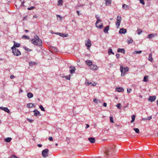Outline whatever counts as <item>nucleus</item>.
Listing matches in <instances>:
<instances>
[{"instance_id":"obj_1","label":"nucleus","mask_w":158,"mask_h":158,"mask_svg":"<svg viewBox=\"0 0 158 158\" xmlns=\"http://www.w3.org/2000/svg\"><path fill=\"white\" fill-rule=\"evenodd\" d=\"M115 150V146L111 145L104 148L103 149L104 157L109 158L113 153Z\"/></svg>"},{"instance_id":"obj_2","label":"nucleus","mask_w":158,"mask_h":158,"mask_svg":"<svg viewBox=\"0 0 158 158\" xmlns=\"http://www.w3.org/2000/svg\"><path fill=\"white\" fill-rule=\"evenodd\" d=\"M31 42L36 46H41L42 42L37 35H35L34 39L31 40Z\"/></svg>"},{"instance_id":"obj_3","label":"nucleus","mask_w":158,"mask_h":158,"mask_svg":"<svg viewBox=\"0 0 158 158\" xmlns=\"http://www.w3.org/2000/svg\"><path fill=\"white\" fill-rule=\"evenodd\" d=\"M129 70V68L127 67H125L124 68L123 66L121 65L120 67V70L121 73V76H123L126 72L128 71Z\"/></svg>"},{"instance_id":"obj_4","label":"nucleus","mask_w":158,"mask_h":158,"mask_svg":"<svg viewBox=\"0 0 158 158\" xmlns=\"http://www.w3.org/2000/svg\"><path fill=\"white\" fill-rule=\"evenodd\" d=\"M12 50V52L14 55L18 56L21 55V53L19 50L17 48L11 49Z\"/></svg>"},{"instance_id":"obj_5","label":"nucleus","mask_w":158,"mask_h":158,"mask_svg":"<svg viewBox=\"0 0 158 158\" xmlns=\"http://www.w3.org/2000/svg\"><path fill=\"white\" fill-rule=\"evenodd\" d=\"M85 85L86 86L91 85L95 86L97 85V83L95 82H91L87 80H86L85 82Z\"/></svg>"},{"instance_id":"obj_6","label":"nucleus","mask_w":158,"mask_h":158,"mask_svg":"<svg viewBox=\"0 0 158 158\" xmlns=\"http://www.w3.org/2000/svg\"><path fill=\"white\" fill-rule=\"evenodd\" d=\"M49 150L48 149H46L43 150L42 152V154L43 157L45 158L48 156V152Z\"/></svg>"},{"instance_id":"obj_7","label":"nucleus","mask_w":158,"mask_h":158,"mask_svg":"<svg viewBox=\"0 0 158 158\" xmlns=\"http://www.w3.org/2000/svg\"><path fill=\"white\" fill-rule=\"evenodd\" d=\"M14 43V46L12 47L11 48V49H13L14 48H15L16 47H20V44L19 43H17L15 41H14L13 42Z\"/></svg>"},{"instance_id":"obj_8","label":"nucleus","mask_w":158,"mask_h":158,"mask_svg":"<svg viewBox=\"0 0 158 158\" xmlns=\"http://www.w3.org/2000/svg\"><path fill=\"white\" fill-rule=\"evenodd\" d=\"M101 22V21H99V20H98V21H97L95 24L96 26L97 27L99 28L100 29H101L102 28L103 26V24L102 23H101V25L98 24L99 23Z\"/></svg>"},{"instance_id":"obj_9","label":"nucleus","mask_w":158,"mask_h":158,"mask_svg":"<svg viewBox=\"0 0 158 158\" xmlns=\"http://www.w3.org/2000/svg\"><path fill=\"white\" fill-rule=\"evenodd\" d=\"M0 109L4 111L5 112L7 113L8 114L10 113V110L7 107H3V106H1L0 107Z\"/></svg>"},{"instance_id":"obj_10","label":"nucleus","mask_w":158,"mask_h":158,"mask_svg":"<svg viewBox=\"0 0 158 158\" xmlns=\"http://www.w3.org/2000/svg\"><path fill=\"white\" fill-rule=\"evenodd\" d=\"M69 72L71 74H73L74 72L76 70V68L73 66H71L69 67Z\"/></svg>"},{"instance_id":"obj_11","label":"nucleus","mask_w":158,"mask_h":158,"mask_svg":"<svg viewBox=\"0 0 158 158\" xmlns=\"http://www.w3.org/2000/svg\"><path fill=\"white\" fill-rule=\"evenodd\" d=\"M156 98V96H150L149 97V98L148 99V100L149 101H150L151 102H153L155 101Z\"/></svg>"},{"instance_id":"obj_12","label":"nucleus","mask_w":158,"mask_h":158,"mask_svg":"<svg viewBox=\"0 0 158 158\" xmlns=\"http://www.w3.org/2000/svg\"><path fill=\"white\" fill-rule=\"evenodd\" d=\"M33 111L34 112V115L35 116H37L39 115H41L40 112L38 110L35 109Z\"/></svg>"},{"instance_id":"obj_13","label":"nucleus","mask_w":158,"mask_h":158,"mask_svg":"<svg viewBox=\"0 0 158 158\" xmlns=\"http://www.w3.org/2000/svg\"><path fill=\"white\" fill-rule=\"evenodd\" d=\"M91 45V41L89 39H88L87 42L85 43V46L88 48H90Z\"/></svg>"},{"instance_id":"obj_14","label":"nucleus","mask_w":158,"mask_h":158,"mask_svg":"<svg viewBox=\"0 0 158 158\" xmlns=\"http://www.w3.org/2000/svg\"><path fill=\"white\" fill-rule=\"evenodd\" d=\"M55 34H58L60 36L62 37H68L69 36V35L68 34H64L63 33H61L57 32L56 33H55Z\"/></svg>"},{"instance_id":"obj_15","label":"nucleus","mask_w":158,"mask_h":158,"mask_svg":"<svg viewBox=\"0 0 158 158\" xmlns=\"http://www.w3.org/2000/svg\"><path fill=\"white\" fill-rule=\"evenodd\" d=\"M126 32V30L123 28H121L120 29L119 31V33L121 34H125Z\"/></svg>"},{"instance_id":"obj_16","label":"nucleus","mask_w":158,"mask_h":158,"mask_svg":"<svg viewBox=\"0 0 158 158\" xmlns=\"http://www.w3.org/2000/svg\"><path fill=\"white\" fill-rule=\"evenodd\" d=\"M88 139L91 143H95V139L94 137H89L88 138Z\"/></svg>"},{"instance_id":"obj_17","label":"nucleus","mask_w":158,"mask_h":158,"mask_svg":"<svg viewBox=\"0 0 158 158\" xmlns=\"http://www.w3.org/2000/svg\"><path fill=\"white\" fill-rule=\"evenodd\" d=\"M115 90L118 92H122L124 91V89L122 87H117L116 88Z\"/></svg>"},{"instance_id":"obj_18","label":"nucleus","mask_w":158,"mask_h":158,"mask_svg":"<svg viewBox=\"0 0 158 158\" xmlns=\"http://www.w3.org/2000/svg\"><path fill=\"white\" fill-rule=\"evenodd\" d=\"M90 69H92L93 70H96L97 69V66H96V65L95 64H92V65H91V66H90Z\"/></svg>"},{"instance_id":"obj_19","label":"nucleus","mask_w":158,"mask_h":158,"mask_svg":"<svg viewBox=\"0 0 158 158\" xmlns=\"http://www.w3.org/2000/svg\"><path fill=\"white\" fill-rule=\"evenodd\" d=\"M117 52H122L123 54L125 53V49L123 48H118L117 50Z\"/></svg>"},{"instance_id":"obj_20","label":"nucleus","mask_w":158,"mask_h":158,"mask_svg":"<svg viewBox=\"0 0 158 158\" xmlns=\"http://www.w3.org/2000/svg\"><path fill=\"white\" fill-rule=\"evenodd\" d=\"M109 26H107L105 27L104 30V32L105 33H108V31L109 30Z\"/></svg>"},{"instance_id":"obj_21","label":"nucleus","mask_w":158,"mask_h":158,"mask_svg":"<svg viewBox=\"0 0 158 158\" xmlns=\"http://www.w3.org/2000/svg\"><path fill=\"white\" fill-rule=\"evenodd\" d=\"M152 53H150L149 54V57H148V60L151 62L153 61V59L152 57Z\"/></svg>"},{"instance_id":"obj_22","label":"nucleus","mask_w":158,"mask_h":158,"mask_svg":"<svg viewBox=\"0 0 158 158\" xmlns=\"http://www.w3.org/2000/svg\"><path fill=\"white\" fill-rule=\"evenodd\" d=\"M86 64L89 66H90L92 64V61L90 60H87L85 61Z\"/></svg>"},{"instance_id":"obj_23","label":"nucleus","mask_w":158,"mask_h":158,"mask_svg":"<svg viewBox=\"0 0 158 158\" xmlns=\"http://www.w3.org/2000/svg\"><path fill=\"white\" fill-rule=\"evenodd\" d=\"M33 96V94L30 92H29L27 94V97L28 98H31Z\"/></svg>"},{"instance_id":"obj_24","label":"nucleus","mask_w":158,"mask_h":158,"mask_svg":"<svg viewBox=\"0 0 158 158\" xmlns=\"http://www.w3.org/2000/svg\"><path fill=\"white\" fill-rule=\"evenodd\" d=\"M122 7L123 9L125 10H127L129 8V6L125 4H124L123 5Z\"/></svg>"},{"instance_id":"obj_25","label":"nucleus","mask_w":158,"mask_h":158,"mask_svg":"<svg viewBox=\"0 0 158 158\" xmlns=\"http://www.w3.org/2000/svg\"><path fill=\"white\" fill-rule=\"evenodd\" d=\"M12 139L10 137H7L5 138L4 139V141L7 142H10Z\"/></svg>"},{"instance_id":"obj_26","label":"nucleus","mask_w":158,"mask_h":158,"mask_svg":"<svg viewBox=\"0 0 158 158\" xmlns=\"http://www.w3.org/2000/svg\"><path fill=\"white\" fill-rule=\"evenodd\" d=\"M27 107L29 108H31L34 106V104L31 103H29L27 104Z\"/></svg>"},{"instance_id":"obj_27","label":"nucleus","mask_w":158,"mask_h":158,"mask_svg":"<svg viewBox=\"0 0 158 158\" xmlns=\"http://www.w3.org/2000/svg\"><path fill=\"white\" fill-rule=\"evenodd\" d=\"M155 36V35L153 34H151L148 35V39H152Z\"/></svg>"},{"instance_id":"obj_28","label":"nucleus","mask_w":158,"mask_h":158,"mask_svg":"<svg viewBox=\"0 0 158 158\" xmlns=\"http://www.w3.org/2000/svg\"><path fill=\"white\" fill-rule=\"evenodd\" d=\"M133 40L130 37H129L127 42L128 44L131 43L133 42Z\"/></svg>"},{"instance_id":"obj_29","label":"nucleus","mask_w":158,"mask_h":158,"mask_svg":"<svg viewBox=\"0 0 158 158\" xmlns=\"http://www.w3.org/2000/svg\"><path fill=\"white\" fill-rule=\"evenodd\" d=\"M106 1V4L107 6L110 4L111 2V0H105Z\"/></svg>"},{"instance_id":"obj_30","label":"nucleus","mask_w":158,"mask_h":158,"mask_svg":"<svg viewBox=\"0 0 158 158\" xmlns=\"http://www.w3.org/2000/svg\"><path fill=\"white\" fill-rule=\"evenodd\" d=\"M29 64L30 66H32L33 65H35L36 64V63L34 62L31 61L29 62Z\"/></svg>"},{"instance_id":"obj_31","label":"nucleus","mask_w":158,"mask_h":158,"mask_svg":"<svg viewBox=\"0 0 158 158\" xmlns=\"http://www.w3.org/2000/svg\"><path fill=\"white\" fill-rule=\"evenodd\" d=\"M148 76L147 75H145L143 79V81L144 82H148Z\"/></svg>"},{"instance_id":"obj_32","label":"nucleus","mask_w":158,"mask_h":158,"mask_svg":"<svg viewBox=\"0 0 158 158\" xmlns=\"http://www.w3.org/2000/svg\"><path fill=\"white\" fill-rule=\"evenodd\" d=\"M135 115H133L131 116L132 120L131 121V123H132L135 120Z\"/></svg>"},{"instance_id":"obj_33","label":"nucleus","mask_w":158,"mask_h":158,"mask_svg":"<svg viewBox=\"0 0 158 158\" xmlns=\"http://www.w3.org/2000/svg\"><path fill=\"white\" fill-rule=\"evenodd\" d=\"M108 53L109 55H110L111 54H112L113 55L114 54V53L113 52L112 49L111 48H110L109 49Z\"/></svg>"},{"instance_id":"obj_34","label":"nucleus","mask_w":158,"mask_h":158,"mask_svg":"<svg viewBox=\"0 0 158 158\" xmlns=\"http://www.w3.org/2000/svg\"><path fill=\"white\" fill-rule=\"evenodd\" d=\"M63 4V1L62 0H59L58 1L57 5L59 6H61Z\"/></svg>"},{"instance_id":"obj_35","label":"nucleus","mask_w":158,"mask_h":158,"mask_svg":"<svg viewBox=\"0 0 158 158\" xmlns=\"http://www.w3.org/2000/svg\"><path fill=\"white\" fill-rule=\"evenodd\" d=\"M121 20H122V18H121V16H117V21L121 22Z\"/></svg>"},{"instance_id":"obj_36","label":"nucleus","mask_w":158,"mask_h":158,"mask_svg":"<svg viewBox=\"0 0 158 158\" xmlns=\"http://www.w3.org/2000/svg\"><path fill=\"white\" fill-rule=\"evenodd\" d=\"M93 102L94 103H100V101L98 100L96 98H94L93 99Z\"/></svg>"},{"instance_id":"obj_37","label":"nucleus","mask_w":158,"mask_h":158,"mask_svg":"<svg viewBox=\"0 0 158 158\" xmlns=\"http://www.w3.org/2000/svg\"><path fill=\"white\" fill-rule=\"evenodd\" d=\"M22 38L23 39H25L27 40H29L30 39V38L29 36H28L26 35H23L22 37Z\"/></svg>"},{"instance_id":"obj_38","label":"nucleus","mask_w":158,"mask_h":158,"mask_svg":"<svg viewBox=\"0 0 158 158\" xmlns=\"http://www.w3.org/2000/svg\"><path fill=\"white\" fill-rule=\"evenodd\" d=\"M142 51H135L133 52V54H140L142 53Z\"/></svg>"},{"instance_id":"obj_39","label":"nucleus","mask_w":158,"mask_h":158,"mask_svg":"<svg viewBox=\"0 0 158 158\" xmlns=\"http://www.w3.org/2000/svg\"><path fill=\"white\" fill-rule=\"evenodd\" d=\"M133 129L137 133H139V131L138 128H134Z\"/></svg>"},{"instance_id":"obj_40","label":"nucleus","mask_w":158,"mask_h":158,"mask_svg":"<svg viewBox=\"0 0 158 158\" xmlns=\"http://www.w3.org/2000/svg\"><path fill=\"white\" fill-rule=\"evenodd\" d=\"M39 108L42 111H45L44 108L43 107V106L41 105H40L39 106Z\"/></svg>"},{"instance_id":"obj_41","label":"nucleus","mask_w":158,"mask_h":158,"mask_svg":"<svg viewBox=\"0 0 158 158\" xmlns=\"http://www.w3.org/2000/svg\"><path fill=\"white\" fill-rule=\"evenodd\" d=\"M23 48L25 50L27 51V52H30V51H31V50L29 49L28 48H27V47H23Z\"/></svg>"},{"instance_id":"obj_42","label":"nucleus","mask_w":158,"mask_h":158,"mask_svg":"<svg viewBox=\"0 0 158 158\" xmlns=\"http://www.w3.org/2000/svg\"><path fill=\"white\" fill-rule=\"evenodd\" d=\"M120 24V22L116 21V25L117 26V28H118Z\"/></svg>"},{"instance_id":"obj_43","label":"nucleus","mask_w":158,"mask_h":158,"mask_svg":"<svg viewBox=\"0 0 158 158\" xmlns=\"http://www.w3.org/2000/svg\"><path fill=\"white\" fill-rule=\"evenodd\" d=\"M137 31L138 32V35H140L142 32V30L141 29H138Z\"/></svg>"},{"instance_id":"obj_44","label":"nucleus","mask_w":158,"mask_h":158,"mask_svg":"<svg viewBox=\"0 0 158 158\" xmlns=\"http://www.w3.org/2000/svg\"><path fill=\"white\" fill-rule=\"evenodd\" d=\"M70 75L69 76H64V77H65L66 78V79L67 80H70Z\"/></svg>"},{"instance_id":"obj_45","label":"nucleus","mask_w":158,"mask_h":158,"mask_svg":"<svg viewBox=\"0 0 158 158\" xmlns=\"http://www.w3.org/2000/svg\"><path fill=\"white\" fill-rule=\"evenodd\" d=\"M121 104L120 103H118L117 104V105H116V106L118 108L120 109V107H121Z\"/></svg>"},{"instance_id":"obj_46","label":"nucleus","mask_w":158,"mask_h":158,"mask_svg":"<svg viewBox=\"0 0 158 158\" xmlns=\"http://www.w3.org/2000/svg\"><path fill=\"white\" fill-rule=\"evenodd\" d=\"M110 120L111 122L112 123H114V120H113V118L112 117H110Z\"/></svg>"},{"instance_id":"obj_47","label":"nucleus","mask_w":158,"mask_h":158,"mask_svg":"<svg viewBox=\"0 0 158 158\" xmlns=\"http://www.w3.org/2000/svg\"><path fill=\"white\" fill-rule=\"evenodd\" d=\"M34 8H35V7L34 6H31V7L27 8V9L28 10H33Z\"/></svg>"},{"instance_id":"obj_48","label":"nucleus","mask_w":158,"mask_h":158,"mask_svg":"<svg viewBox=\"0 0 158 158\" xmlns=\"http://www.w3.org/2000/svg\"><path fill=\"white\" fill-rule=\"evenodd\" d=\"M85 5L84 4H81L80 5H78L77 6V7H82L83 6Z\"/></svg>"},{"instance_id":"obj_49","label":"nucleus","mask_w":158,"mask_h":158,"mask_svg":"<svg viewBox=\"0 0 158 158\" xmlns=\"http://www.w3.org/2000/svg\"><path fill=\"white\" fill-rule=\"evenodd\" d=\"M140 1V2L143 5H144L145 4L144 0H139Z\"/></svg>"},{"instance_id":"obj_50","label":"nucleus","mask_w":158,"mask_h":158,"mask_svg":"<svg viewBox=\"0 0 158 158\" xmlns=\"http://www.w3.org/2000/svg\"><path fill=\"white\" fill-rule=\"evenodd\" d=\"M95 17H96V18L97 19V21H98V20H99V21H102L100 19H99V16H98V15H96L95 16Z\"/></svg>"},{"instance_id":"obj_51","label":"nucleus","mask_w":158,"mask_h":158,"mask_svg":"<svg viewBox=\"0 0 158 158\" xmlns=\"http://www.w3.org/2000/svg\"><path fill=\"white\" fill-rule=\"evenodd\" d=\"M10 158H19L18 157H17L15 155H13L10 157Z\"/></svg>"},{"instance_id":"obj_52","label":"nucleus","mask_w":158,"mask_h":158,"mask_svg":"<svg viewBox=\"0 0 158 158\" xmlns=\"http://www.w3.org/2000/svg\"><path fill=\"white\" fill-rule=\"evenodd\" d=\"M131 89H127V92L128 93H130L131 91Z\"/></svg>"},{"instance_id":"obj_53","label":"nucleus","mask_w":158,"mask_h":158,"mask_svg":"<svg viewBox=\"0 0 158 158\" xmlns=\"http://www.w3.org/2000/svg\"><path fill=\"white\" fill-rule=\"evenodd\" d=\"M27 120L30 123H32L33 122V120L32 119H30L29 118L27 119Z\"/></svg>"},{"instance_id":"obj_54","label":"nucleus","mask_w":158,"mask_h":158,"mask_svg":"<svg viewBox=\"0 0 158 158\" xmlns=\"http://www.w3.org/2000/svg\"><path fill=\"white\" fill-rule=\"evenodd\" d=\"M48 139L50 141H52L53 139L52 137L50 136L48 138Z\"/></svg>"},{"instance_id":"obj_55","label":"nucleus","mask_w":158,"mask_h":158,"mask_svg":"<svg viewBox=\"0 0 158 158\" xmlns=\"http://www.w3.org/2000/svg\"><path fill=\"white\" fill-rule=\"evenodd\" d=\"M10 77L11 79H13L15 77V76L13 75H10Z\"/></svg>"},{"instance_id":"obj_56","label":"nucleus","mask_w":158,"mask_h":158,"mask_svg":"<svg viewBox=\"0 0 158 158\" xmlns=\"http://www.w3.org/2000/svg\"><path fill=\"white\" fill-rule=\"evenodd\" d=\"M103 106L104 107H106L107 106V104L106 102H104L103 104Z\"/></svg>"},{"instance_id":"obj_57","label":"nucleus","mask_w":158,"mask_h":158,"mask_svg":"<svg viewBox=\"0 0 158 158\" xmlns=\"http://www.w3.org/2000/svg\"><path fill=\"white\" fill-rule=\"evenodd\" d=\"M116 56L117 58H118L120 56V55L119 54H116Z\"/></svg>"},{"instance_id":"obj_58","label":"nucleus","mask_w":158,"mask_h":158,"mask_svg":"<svg viewBox=\"0 0 158 158\" xmlns=\"http://www.w3.org/2000/svg\"><path fill=\"white\" fill-rule=\"evenodd\" d=\"M152 118L151 116L148 117L147 118V119H148V120H150Z\"/></svg>"},{"instance_id":"obj_59","label":"nucleus","mask_w":158,"mask_h":158,"mask_svg":"<svg viewBox=\"0 0 158 158\" xmlns=\"http://www.w3.org/2000/svg\"><path fill=\"white\" fill-rule=\"evenodd\" d=\"M27 16L24 17L23 18V20H24L26 19L27 18Z\"/></svg>"},{"instance_id":"obj_60","label":"nucleus","mask_w":158,"mask_h":158,"mask_svg":"<svg viewBox=\"0 0 158 158\" xmlns=\"http://www.w3.org/2000/svg\"><path fill=\"white\" fill-rule=\"evenodd\" d=\"M89 125L88 124H86V127H85V128L86 129V128H88L89 127Z\"/></svg>"},{"instance_id":"obj_61","label":"nucleus","mask_w":158,"mask_h":158,"mask_svg":"<svg viewBox=\"0 0 158 158\" xmlns=\"http://www.w3.org/2000/svg\"><path fill=\"white\" fill-rule=\"evenodd\" d=\"M24 2H22L21 3V6H24Z\"/></svg>"},{"instance_id":"obj_62","label":"nucleus","mask_w":158,"mask_h":158,"mask_svg":"<svg viewBox=\"0 0 158 158\" xmlns=\"http://www.w3.org/2000/svg\"><path fill=\"white\" fill-rule=\"evenodd\" d=\"M37 146L39 147H41L42 146V145L41 144H38Z\"/></svg>"},{"instance_id":"obj_63","label":"nucleus","mask_w":158,"mask_h":158,"mask_svg":"<svg viewBox=\"0 0 158 158\" xmlns=\"http://www.w3.org/2000/svg\"><path fill=\"white\" fill-rule=\"evenodd\" d=\"M37 17H38V16L37 15H35L33 16L34 18H37Z\"/></svg>"},{"instance_id":"obj_64","label":"nucleus","mask_w":158,"mask_h":158,"mask_svg":"<svg viewBox=\"0 0 158 158\" xmlns=\"http://www.w3.org/2000/svg\"><path fill=\"white\" fill-rule=\"evenodd\" d=\"M77 12L78 15H80L81 14L80 13V12L79 11H77Z\"/></svg>"}]
</instances>
